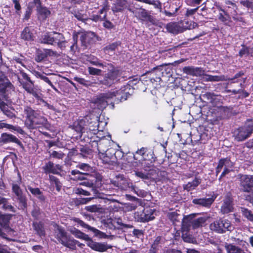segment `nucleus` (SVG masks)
I'll return each mask as SVG.
<instances>
[{"mask_svg": "<svg viewBox=\"0 0 253 253\" xmlns=\"http://www.w3.org/2000/svg\"><path fill=\"white\" fill-rule=\"evenodd\" d=\"M132 93V89L131 88V85L127 84L119 90L101 94L96 99L95 103L98 104L99 108H104L107 105V99L117 96L118 99L121 101L126 100L128 95Z\"/></svg>", "mask_w": 253, "mask_h": 253, "instance_id": "obj_1", "label": "nucleus"}, {"mask_svg": "<svg viewBox=\"0 0 253 253\" xmlns=\"http://www.w3.org/2000/svg\"><path fill=\"white\" fill-rule=\"evenodd\" d=\"M54 236L59 243L72 250H75L76 244L79 243L71 238L63 228L57 225L55 226Z\"/></svg>", "mask_w": 253, "mask_h": 253, "instance_id": "obj_2", "label": "nucleus"}, {"mask_svg": "<svg viewBox=\"0 0 253 253\" xmlns=\"http://www.w3.org/2000/svg\"><path fill=\"white\" fill-rule=\"evenodd\" d=\"M40 41L41 43L44 44L51 45L57 44L60 48H64L66 43L63 35L56 32L45 33L42 36Z\"/></svg>", "mask_w": 253, "mask_h": 253, "instance_id": "obj_3", "label": "nucleus"}, {"mask_svg": "<svg viewBox=\"0 0 253 253\" xmlns=\"http://www.w3.org/2000/svg\"><path fill=\"white\" fill-rule=\"evenodd\" d=\"M241 186L244 192L249 194L245 195V199L253 205V176L244 175L241 176Z\"/></svg>", "mask_w": 253, "mask_h": 253, "instance_id": "obj_4", "label": "nucleus"}, {"mask_svg": "<svg viewBox=\"0 0 253 253\" xmlns=\"http://www.w3.org/2000/svg\"><path fill=\"white\" fill-rule=\"evenodd\" d=\"M22 76L24 80H19V83L22 87L28 93L32 94L37 99H40L41 97L37 90L34 87V82L31 80L30 78L26 73H22Z\"/></svg>", "mask_w": 253, "mask_h": 253, "instance_id": "obj_5", "label": "nucleus"}, {"mask_svg": "<svg viewBox=\"0 0 253 253\" xmlns=\"http://www.w3.org/2000/svg\"><path fill=\"white\" fill-rule=\"evenodd\" d=\"M211 230L218 233H223L226 231H231L233 228L231 222L227 219H219L211 223L210 225Z\"/></svg>", "mask_w": 253, "mask_h": 253, "instance_id": "obj_6", "label": "nucleus"}, {"mask_svg": "<svg viewBox=\"0 0 253 253\" xmlns=\"http://www.w3.org/2000/svg\"><path fill=\"white\" fill-rule=\"evenodd\" d=\"M155 210L149 208H144L134 213L135 219L139 222H145L153 220L155 218Z\"/></svg>", "mask_w": 253, "mask_h": 253, "instance_id": "obj_7", "label": "nucleus"}, {"mask_svg": "<svg viewBox=\"0 0 253 253\" xmlns=\"http://www.w3.org/2000/svg\"><path fill=\"white\" fill-rule=\"evenodd\" d=\"M119 76V71L118 69L112 68L107 74L105 75L103 80L99 81L97 84H102L107 86H110L117 81Z\"/></svg>", "mask_w": 253, "mask_h": 253, "instance_id": "obj_8", "label": "nucleus"}, {"mask_svg": "<svg viewBox=\"0 0 253 253\" xmlns=\"http://www.w3.org/2000/svg\"><path fill=\"white\" fill-rule=\"evenodd\" d=\"M71 220L77 223V225L92 231L94 234L95 236L99 238V239H106L108 238V236L105 233L94 227L90 226L78 218L73 217L71 219Z\"/></svg>", "mask_w": 253, "mask_h": 253, "instance_id": "obj_9", "label": "nucleus"}, {"mask_svg": "<svg viewBox=\"0 0 253 253\" xmlns=\"http://www.w3.org/2000/svg\"><path fill=\"white\" fill-rule=\"evenodd\" d=\"M253 131V123L249 122L244 126L239 129L238 132L236 135L238 141H243L247 138Z\"/></svg>", "mask_w": 253, "mask_h": 253, "instance_id": "obj_10", "label": "nucleus"}, {"mask_svg": "<svg viewBox=\"0 0 253 253\" xmlns=\"http://www.w3.org/2000/svg\"><path fill=\"white\" fill-rule=\"evenodd\" d=\"M15 90V87L6 77L3 74H0V93L2 94L11 93Z\"/></svg>", "mask_w": 253, "mask_h": 253, "instance_id": "obj_11", "label": "nucleus"}, {"mask_svg": "<svg viewBox=\"0 0 253 253\" xmlns=\"http://www.w3.org/2000/svg\"><path fill=\"white\" fill-rule=\"evenodd\" d=\"M86 245L92 250L100 253L105 252L108 249L112 248L111 246L105 243L96 242L90 238L87 241Z\"/></svg>", "mask_w": 253, "mask_h": 253, "instance_id": "obj_12", "label": "nucleus"}, {"mask_svg": "<svg viewBox=\"0 0 253 253\" xmlns=\"http://www.w3.org/2000/svg\"><path fill=\"white\" fill-rule=\"evenodd\" d=\"M46 119L42 116L39 111H38L36 115L34 116L31 121L29 122L27 126L29 128H34L39 126H44L47 124Z\"/></svg>", "mask_w": 253, "mask_h": 253, "instance_id": "obj_13", "label": "nucleus"}, {"mask_svg": "<svg viewBox=\"0 0 253 253\" xmlns=\"http://www.w3.org/2000/svg\"><path fill=\"white\" fill-rule=\"evenodd\" d=\"M233 199L230 195H227L223 200V202L220 208V211L222 214H226L233 212Z\"/></svg>", "mask_w": 253, "mask_h": 253, "instance_id": "obj_14", "label": "nucleus"}, {"mask_svg": "<svg viewBox=\"0 0 253 253\" xmlns=\"http://www.w3.org/2000/svg\"><path fill=\"white\" fill-rule=\"evenodd\" d=\"M184 73L192 76H201L204 75V70L200 67L187 66L183 68Z\"/></svg>", "mask_w": 253, "mask_h": 253, "instance_id": "obj_15", "label": "nucleus"}, {"mask_svg": "<svg viewBox=\"0 0 253 253\" xmlns=\"http://www.w3.org/2000/svg\"><path fill=\"white\" fill-rule=\"evenodd\" d=\"M129 10L132 12L136 17L142 20H150L151 19V16L147 10L143 8L135 7L132 9H129Z\"/></svg>", "mask_w": 253, "mask_h": 253, "instance_id": "obj_16", "label": "nucleus"}, {"mask_svg": "<svg viewBox=\"0 0 253 253\" xmlns=\"http://www.w3.org/2000/svg\"><path fill=\"white\" fill-rule=\"evenodd\" d=\"M12 191L17 197V199L21 204L23 208L26 207V199L25 197L23 195L22 191L19 186L17 184H12Z\"/></svg>", "mask_w": 253, "mask_h": 253, "instance_id": "obj_17", "label": "nucleus"}, {"mask_svg": "<svg viewBox=\"0 0 253 253\" xmlns=\"http://www.w3.org/2000/svg\"><path fill=\"white\" fill-rule=\"evenodd\" d=\"M87 119H83L75 122L73 125L74 130L79 134L80 136L83 133H85V127L86 126Z\"/></svg>", "mask_w": 253, "mask_h": 253, "instance_id": "obj_18", "label": "nucleus"}, {"mask_svg": "<svg viewBox=\"0 0 253 253\" xmlns=\"http://www.w3.org/2000/svg\"><path fill=\"white\" fill-rule=\"evenodd\" d=\"M45 173H52L58 174L62 170V167L59 165H54L51 162H49L43 168Z\"/></svg>", "mask_w": 253, "mask_h": 253, "instance_id": "obj_19", "label": "nucleus"}, {"mask_svg": "<svg viewBox=\"0 0 253 253\" xmlns=\"http://www.w3.org/2000/svg\"><path fill=\"white\" fill-rule=\"evenodd\" d=\"M214 199H215L212 197L208 198L194 199L193 200V203L196 205L209 208L213 203Z\"/></svg>", "mask_w": 253, "mask_h": 253, "instance_id": "obj_20", "label": "nucleus"}, {"mask_svg": "<svg viewBox=\"0 0 253 253\" xmlns=\"http://www.w3.org/2000/svg\"><path fill=\"white\" fill-rule=\"evenodd\" d=\"M1 141L4 143L14 142L19 145L21 144V142L13 135L3 133L0 136Z\"/></svg>", "mask_w": 253, "mask_h": 253, "instance_id": "obj_21", "label": "nucleus"}, {"mask_svg": "<svg viewBox=\"0 0 253 253\" xmlns=\"http://www.w3.org/2000/svg\"><path fill=\"white\" fill-rule=\"evenodd\" d=\"M38 111H35L33 110L31 107L28 106H25L23 108V112L24 115H26V125L27 126L30 122L31 121V120L33 119V118L35 115H36Z\"/></svg>", "mask_w": 253, "mask_h": 253, "instance_id": "obj_22", "label": "nucleus"}, {"mask_svg": "<svg viewBox=\"0 0 253 253\" xmlns=\"http://www.w3.org/2000/svg\"><path fill=\"white\" fill-rule=\"evenodd\" d=\"M127 7V2L126 0H116L113 3L112 10L114 12L122 11Z\"/></svg>", "mask_w": 253, "mask_h": 253, "instance_id": "obj_23", "label": "nucleus"}, {"mask_svg": "<svg viewBox=\"0 0 253 253\" xmlns=\"http://www.w3.org/2000/svg\"><path fill=\"white\" fill-rule=\"evenodd\" d=\"M109 144V140L105 138L100 139L97 142V150L99 153L101 152H107L108 151V147Z\"/></svg>", "mask_w": 253, "mask_h": 253, "instance_id": "obj_24", "label": "nucleus"}, {"mask_svg": "<svg viewBox=\"0 0 253 253\" xmlns=\"http://www.w3.org/2000/svg\"><path fill=\"white\" fill-rule=\"evenodd\" d=\"M233 163L228 159H222L219 160L218 165L216 168L215 172L217 175L221 170L223 168L226 167H233Z\"/></svg>", "mask_w": 253, "mask_h": 253, "instance_id": "obj_25", "label": "nucleus"}, {"mask_svg": "<svg viewBox=\"0 0 253 253\" xmlns=\"http://www.w3.org/2000/svg\"><path fill=\"white\" fill-rule=\"evenodd\" d=\"M224 247L227 253H246L243 249L232 244L225 243Z\"/></svg>", "mask_w": 253, "mask_h": 253, "instance_id": "obj_26", "label": "nucleus"}, {"mask_svg": "<svg viewBox=\"0 0 253 253\" xmlns=\"http://www.w3.org/2000/svg\"><path fill=\"white\" fill-rule=\"evenodd\" d=\"M166 28L169 32L174 34L182 32L180 27L175 22H170L167 24Z\"/></svg>", "mask_w": 253, "mask_h": 253, "instance_id": "obj_27", "label": "nucleus"}, {"mask_svg": "<svg viewBox=\"0 0 253 253\" xmlns=\"http://www.w3.org/2000/svg\"><path fill=\"white\" fill-rule=\"evenodd\" d=\"M112 183L121 189H124L127 186L126 179L122 175L117 176L116 180L112 181Z\"/></svg>", "mask_w": 253, "mask_h": 253, "instance_id": "obj_28", "label": "nucleus"}, {"mask_svg": "<svg viewBox=\"0 0 253 253\" xmlns=\"http://www.w3.org/2000/svg\"><path fill=\"white\" fill-rule=\"evenodd\" d=\"M38 17L41 20H44L50 14V11L46 7H38Z\"/></svg>", "mask_w": 253, "mask_h": 253, "instance_id": "obj_29", "label": "nucleus"}, {"mask_svg": "<svg viewBox=\"0 0 253 253\" xmlns=\"http://www.w3.org/2000/svg\"><path fill=\"white\" fill-rule=\"evenodd\" d=\"M203 79L204 81L207 82H218L227 80V79H226L223 75L212 76L210 75H204Z\"/></svg>", "mask_w": 253, "mask_h": 253, "instance_id": "obj_30", "label": "nucleus"}, {"mask_svg": "<svg viewBox=\"0 0 253 253\" xmlns=\"http://www.w3.org/2000/svg\"><path fill=\"white\" fill-rule=\"evenodd\" d=\"M98 125L97 122H91L89 123L86 124V126L85 127V132L90 134H95L97 130H98Z\"/></svg>", "mask_w": 253, "mask_h": 253, "instance_id": "obj_31", "label": "nucleus"}, {"mask_svg": "<svg viewBox=\"0 0 253 253\" xmlns=\"http://www.w3.org/2000/svg\"><path fill=\"white\" fill-rule=\"evenodd\" d=\"M201 183V179L195 178L192 182H189L184 185L183 188L188 191L194 189Z\"/></svg>", "mask_w": 253, "mask_h": 253, "instance_id": "obj_32", "label": "nucleus"}, {"mask_svg": "<svg viewBox=\"0 0 253 253\" xmlns=\"http://www.w3.org/2000/svg\"><path fill=\"white\" fill-rule=\"evenodd\" d=\"M4 127L8 129L13 130L20 134H23L24 133L23 130L20 127L18 126H14L10 124H6L0 121V129Z\"/></svg>", "mask_w": 253, "mask_h": 253, "instance_id": "obj_33", "label": "nucleus"}, {"mask_svg": "<svg viewBox=\"0 0 253 253\" xmlns=\"http://www.w3.org/2000/svg\"><path fill=\"white\" fill-rule=\"evenodd\" d=\"M34 230L39 236H43L45 234V230L43 224L41 222H34L33 223Z\"/></svg>", "mask_w": 253, "mask_h": 253, "instance_id": "obj_34", "label": "nucleus"}, {"mask_svg": "<svg viewBox=\"0 0 253 253\" xmlns=\"http://www.w3.org/2000/svg\"><path fill=\"white\" fill-rule=\"evenodd\" d=\"M6 211H14V208L7 202L6 199L0 197V206Z\"/></svg>", "mask_w": 253, "mask_h": 253, "instance_id": "obj_35", "label": "nucleus"}, {"mask_svg": "<svg viewBox=\"0 0 253 253\" xmlns=\"http://www.w3.org/2000/svg\"><path fill=\"white\" fill-rule=\"evenodd\" d=\"M28 189L31 193L41 201H44L45 200L44 196L43 195L42 192L38 188H32L31 186L28 187Z\"/></svg>", "mask_w": 253, "mask_h": 253, "instance_id": "obj_36", "label": "nucleus"}, {"mask_svg": "<svg viewBox=\"0 0 253 253\" xmlns=\"http://www.w3.org/2000/svg\"><path fill=\"white\" fill-rule=\"evenodd\" d=\"M21 38L26 41H30L33 40V35L28 27L25 28L22 31Z\"/></svg>", "mask_w": 253, "mask_h": 253, "instance_id": "obj_37", "label": "nucleus"}, {"mask_svg": "<svg viewBox=\"0 0 253 253\" xmlns=\"http://www.w3.org/2000/svg\"><path fill=\"white\" fill-rule=\"evenodd\" d=\"M70 232L76 238L84 239L86 240L87 241L89 239V238L88 237L87 235L81 232L79 230L74 229V230H71Z\"/></svg>", "mask_w": 253, "mask_h": 253, "instance_id": "obj_38", "label": "nucleus"}, {"mask_svg": "<svg viewBox=\"0 0 253 253\" xmlns=\"http://www.w3.org/2000/svg\"><path fill=\"white\" fill-rule=\"evenodd\" d=\"M207 220V218L205 217H200L194 219L191 223L193 228H197L202 225Z\"/></svg>", "mask_w": 253, "mask_h": 253, "instance_id": "obj_39", "label": "nucleus"}, {"mask_svg": "<svg viewBox=\"0 0 253 253\" xmlns=\"http://www.w3.org/2000/svg\"><path fill=\"white\" fill-rule=\"evenodd\" d=\"M108 151L107 152H101L99 153L100 159L102 161L104 164H109L111 162V160L113 155H108Z\"/></svg>", "mask_w": 253, "mask_h": 253, "instance_id": "obj_40", "label": "nucleus"}, {"mask_svg": "<svg viewBox=\"0 0 253 253\" xmlns=\"http://www.w3.org/2000/svg\"><path fill=\"white\" fill-rule=\"evenodd\" d=\"M74 80L75 81L78 82L79 84H80L85 86H86V87L89 86H91L92 85V84L94 83L97 84V83H96V82H92L89 81H87L84 78H79L78 77H74Z\"/></svg>", "mask_w": 253, "mask_h": 253, "instance_id": "obj_41", "label": "nucleus"}, {"mask_svg": "<svg viewBox=\"0 0 253 253\" xmlns=\"http://www.w3.org/2000/svg\"><path fill=\"white\" fill-rule=\"evenodd\" d=\"M168 216L173 224H175L177 221L179 222L180 215L176 211H171L168 213Z\"/></svg>", "mask_w": 253, "mask_h": 253, "instance_id": "obj_42", "label": "nucleus"}, {"mask_svg": "<svg viewBox=\"0 0 253 253\" xmlns=\"http://www.w3.org/2000/svg\"><path fill=\"white\" fill-rule=\"evenodd\" d=\"M93 35V33H86L82 34L80 37V40L82 41L83 44L84 45H86V44L89 42L90 36Z\"/></svg>", "mask_w": 253, "mask_h": 253, "instance_id": "obj_43", "label": "nucleus"}, {"mask_svg": "<svg viewBox=\"0 0 253 253\" xmlns=\"http://www.w3.org/2000/svg\"><path fill=\"white\" fill-rule=\"evenodd\" d=\"M49 180L51 184L55 185L57 191H59L61 187V184L58 179L55 176L52 175L49 176Z\"/></svg>", "mask_w": 253, "mask_h": 253, "instance_id": "obj_44", "label": "nucleus"}, {"mask_svg": "<svg viewBox=\"0 0 253 253\" xmlns=\"http://www.w3.org/2000/svg\"><path fill=\"white\" fill-rule=\"evenodd\" d=\"M241 211L243 215L251 221H253V213L251 211L246 208H241Z\"/></svg>", "mask_w": 253, "mask_h": 253, "instance_id": "obj_45", "label": "nucleus"}, {"mask_svg": "<svg viewBox=\"0 0 253 253\" xmlns=\"http://www.w3.org/2000/svg\"><path fill=\"white\" fill-rule=\"evenodd\" d=\"M137 206L133 203H128L124 204L123 209L126 212L131 211L136 209Z\"/></svg>", "mask_w": 253, "mask_h": 253, "instance_id": "obj_46", "label": "nucleus"}, {"mask_svg": "<svg viewBox=\"0 0 253 253\" xmlns=\"http://www.w3.org/2000/svg\"><path fill=\"white\" fill-rule=\"evenodd\" d=\"M46 58L44 51H39L37 52L35 60L38 62H40Z\"/></svg>", "mask_w": 253, "mask_h": 253, "instance_id": "obj_47", "label": "nucleus"}, {"mask_svg": "<svg viewBox=\"0 0 253 253\" xmlns=\"http://www.w3.org/2000/svg\"><path fill=\"white\" fill-rule=\"evenodd\" d=\"M251 50H252L251 48L243 47L242 49L240 51L239 55L240 56H243V55L248 54L251 55L253 56V54L251 52Z\"/></svg>", "mask_w": 253, "mask_h": 253, "instance_id": "obj_48", "label": "nucleus"}, {"mask_svg": "<svg viewBox=\"0 0 253 253\" xmlns=\"http://www.w3.org/2000/svg\"><path fill=\"white\" fill-rule=\"evenodd\" d=\"M88 72L90 75H100L101 70L99 69L95 68L92 67H88Z\"/></svg>", "mask_w": 253, "mask_h": 253, "instance_id": "obj_49", "label": "nucleus"}, {"mask_svg": "<svg viewBox=\"0 0 253 253\" xmlns=\"http://www.w3.org/2000/svg\"><path fill=\"white\" fill-rule=\"evenodd\" d=\"M90 63L93 65L102 67L103 69H104L105 67H107L108 70H109L110 68L112 67L111 64H104L100 63V62H99L97 60L91 61Z\"/></svg>", "mask_w": 253, "mask_h": 253, "instance_id": "obj_50", "label": "nucleus"}, {"mask_svg": "<svg viewBox=\"0 0 253 253\" xmlns=\"http://www.w3.org/2000/svg\"><path fill=\"white\" fill-rule=\"evenodd\" d=\"M32 215L36 219H39L41 217V212L39 208H35L32 211Z\"/></svg>", "mask_w": 253, "mask_h": 253, "instance_id": "obj_51", "label": "nucleus"}, {"mask_svg": "<svg viewBox=\"0 0 253 253\" xmlns=\"http://www.w3.org/2000/svg\"><path fill=\"white\" fill-rule=\"evenodd\" d=\"M77 168L81 169L84 171H89L91 170V167L87 164L82 163L77 166Z\"/></svg>", "mask_w": 253, "mask_h": 253, "instance_id": "obj_52", "label": "nucleus"}, {"mask_svg": "<svg viewBox=\"0 0 253 253\" xmlns=\"http://www.w3.org/2000/svg\"><path fill=\"white\" fill-rule=\"evenodd\" d=\"M64 156L63 153L55 151H53L50 154L51 157L58 159H62Z\"/></svg>", "mask_w": 253, "mask_h": 253, "instance_id": "obj_53", "label": "nucleus"}, {"mask_svg": "<svg viewBox=\"0 0 253 253\" xmlns=\"http://www.w3.org/2000/svg\"><path fill=\"white\" fill-rule=\"evenodd\" d=\"M197 26V24L194 22H191L189 24L188 22H185L183 24V26L185 29H192Z\"/></svg>", "mask_w": 253, "mask_h": 253, "instance_id": "obj_54", "label": "nucleus"}, {"mask_svg": "<svg viewBox=\"0 0 253 253\" xmlns=\"http://www.w3.org/2000/svg\"><path fill=\"white\" fill-rule=\"evenodd\" d=\"M42 80L47 83L56 92H58V89L55 87V86L52 84L49 79L46 76H44L42 78Z\"/></svg>", "mask_w": 253, "mask_h": 253, "instance_id": "obj_55", "label": "nucleus"}, {"mask_svg": "<svg viewBox=\"0 0 253 253\" xmlns=\"http://www.w3.org/2000/svg\"><path fill=\"white\" fill-rule=\"evenodd\" d=\"M146 152V149L144 148H142L140 150H137L135 154L134 155L133 158L135 160H138V158L137 157V155H139L140 156H143L144 153Z\"/></svg>", "mask_w": 253, "mask_h": 253, "instance_id": "obj_56", "label": "nucleus"}, {"mask_svg": "<svg viewBox=\"0 0 253 253\" xmlns=\"http://www.w3.org/2000/svg\"><path fill=\"white\" fill-rule=\"evenodd\" d=\"M85 209L90 212H96L98 211V208L96 205H91L86 206Z\"/></svg>", "mask_w": 253, "mask_h": 253, "instance_id": "obj_57", "label": "nucleus"}, {"mask_svg": "<svg viewBox=\"0 0 253 253\" xmlns=\"http://www.w3.org/2000/svg\"><path fill=\"white\" fill-rule=\"evenodd\" d=\"M118 44L117 43H113L111 44L106 46L105 48V51H109V50L114 51L117 47Z\"/></svg>", "mask_w": 253, "mask_h": 253, "instance_id": "obj_58", "label": "nucleus"}, {"mask_svg": "<svg viewBox=\"0 0 253 253\" xmlns=\"http://www.w3.org/2000/svg\"><path fill=\"white\" fill-rule=\"evenodd\" d=\"M240 3L243 6L248 8H252L253 6V3L249 0H242L240 1Z\"/></svg>", "mask_w": 253, "mask_h": 253, "instance_id": "obj_59", "label": "nucleus"}, {"mask_svg": "<svg viewBox=\"0 0 253 253\" xmlns=\"http://www.w3.org/2000/svg\"><path fill=\"white\" fill-rule=\"evenodd\" d=\"M75 16L79 20L84 21L85 20H87L86 16L80 13H77L75 14Z\"/></svg>", "mask_w": 253, "mask_h": 253, "instance_id": "obj_60", "label": "nucleus"}, {"mask_svg": "<svg viewBox=\"0 0 253 253\" xmlns=\"http://www.w3.org/2000/svg\"><path fill=\"white\" fill-rule=\"evenodd\" d=\"M198 8H199V7H197V8H195L194 9H188L186 10V12L185 13V16L186 17H189L190 16L193 15L194 14H195L196 13V12L197 11Z\"/></svg>", "mask_w": 253, "mask_h": 253, "instance_id": "obj_61", "label": "nucleus"}, {"mask_svg": "<svg viewBox=\"0 0 253 253\" xmlns=\"http://www.w3.org/2000/svg\"><path fill=\"white\" fill-rule=\"evenodd\" d=\"M105 17L106 14H104L103 17L98 15H94L92 16L90 19L95 22H97L99 21H102L103 19L105 18Z\"/></svg>", "mask_w": 253, "mask_h": 253, "instance_id": "obj_62", "label": "nucleus"}, {"mask_svg": "<svg viewBox=\"0 0 253 253\" xmlns=\"http://www.w3.org/2000/svg\"><path fill=\"white\" fill-rule=\"evenodd\" d=\"M204 96L211 102H212L213 100L215 98L216 95L213 93L207 92Z\"/></svg>", "mask_w": 253, "mask_h": 253, "instance_id": "obj_63", "label": "nucleus"}, {"mask_svg": "<svg viewBox=\"0 0 253 253\" xmlns=\"http://www.w3.org/2000/svg\"><path fill=\"white\" fill-rule=\"evenodd\" d=\"M2 112L4 115L10 118L15 117V115L12 112L9 110L8 108L2 111Z\"/></svg>", "mask_w": 253, "mask_h": 253, "instance_id": "obj_64", "label": "nucleus"}]
</instances>
